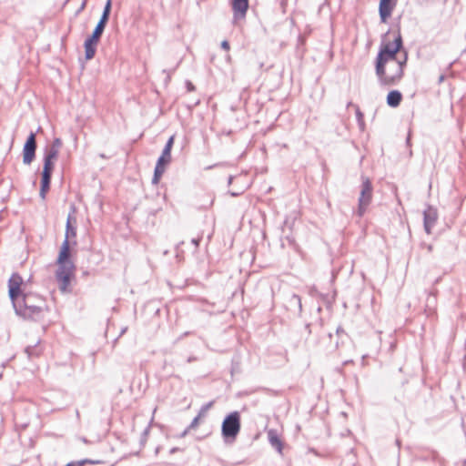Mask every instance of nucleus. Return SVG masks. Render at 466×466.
Segmentation results:
<instances>
[{"label": "nucleus", "instance_id": "nucleus-23", "mask_svg": "<svg viewBox=\"0 0 466 466\" xmlns=\"http://www.w3.org/2000/svg\"><path fill=\"white\" fill-rule=\"evenodd\" d=\"M23 284V279L18 273H13L8 280V289L10 288H19Z\"/></svg>", "mask_w": 466, "mask_h": 466}, {"label": "nucleus", "instance_id": "nucleus-14", "mask_svg": "<svg viewBox=\"0 0 466 466\" xmlns=\"http://www.w3.org/2000/svg\"><path fill=\"white\" fill-rule=\"evenodd\" d=\"M174 145V137H170L162 151L161 156L158 157L157 164L167 166L171 161V150Z\"/></svg>", "mask_w": 466, "mask_h": 466}, {"label": "nucleus", "instance_id": "nucleus-49", "mask_svg": "<svg viewBox=\"0 0 466 466\" xmlns=\"http://www.w3.org/2000/svg\"><path fill=\"white\" fill-rule=\"evenodd\" d=\"M85 5H86V3L84 2V3L81 5L80 10H82V9L85 7Z\"/></svg>", "mask_w": 466, "mask_h": 466}, {"label": "nucleus", "instance_id": "nucleus-22", "mask_svg": "<svg viewBox=\"0 0 466 466\" xmlns=\"http://www.w3.org/2000/svg\"><path fill=\"white\" fill-rule=\"evenodd\" d=\"M39 341H37L34 346H27L25 349V352L27 355L28 359H33L35 357H38L42 350L38 347Z\"/></svg>", "mask_w": 466, "mask_h": 466}, {"label": "nucleus", "instance_id": "nucleus-16", "mask_svg": "<svg viewBox=\"0 0 466 466\" xmlns=\"http://www.w3.org/2000/svg\"><path fill=\"white\" fill-rule=\"evenodd\" d=\"M402 100V94L399 90H391L386 97L387 105L390 107H397Z\"/></svg>", "mask_w": 466, "mask_h": 466}, {"label": "nucleus", "instance_id": "nucleus-27", "mask_svg": "<svg viewBox=\"0 0 466 466\" xmlns=\"http://www.w3.org/2000/svg\"><path fill=\"white\" fill-rule=\"evenodd\" d=\"M214 403H215V401H214V400H211V401H209V402H208V403L204 404V405L200 408V410H199V411H198V415H199V416H201V417L205 416V415H206V413L208 412V410L209 409H211V408H212V406L214 405Z\"/></svg>", "mask_w": 466, "mask_h": 466}, {"label": "nucleus", "instance_id": "nucleus-2", "mask_svg": "<svg viewBox=\"0 0 466 466\" xmlns=\"http://www.w3.org/2000/svg\"><path fill=\"white\" fill-rule=\"evenodd\" d=\"M46 308V300L42 297L34 293H26L14 309L17 316L36 321L43 317Z\"/></svg>", "mask_w": 466, "mask_h": 466}, {"label": "nucleus", "instance_id": "nucleus-15", "mask_svg": "<svg viewBox=\"0 0 466 466\" xmlns=\"http://www.w3.org/2000/svg\"><path fill=\"white\" fill-rule=\"evenodd\" d=\"M390 32L388 31L383 36H382V40H381V43L380 45V48H379V51H387V50H390L392 49V47L394 46V45H396L397 42H400V45H403V39H402V36H401V34L400 32V30H398L396 35L394 36V39L393 41H385L384 38L387 36V35L389 34Z\"/></svg>", "mask_w": 466, "mask_h": 466}, {"label": "nucleus", "instance_id": "nucleus-21", "mask_svg": "<svg viewBox=\"0 0 466 466\" xmlns=\"http://www.w3.org/2000/svg\"><path fill=\"white\" fill-rule=\"evenodd\" d=\"M112 8V0H107L98 22L107 25Z\"/></svg>", "mask_w": 466, "mask_h": 466}, {"label": "nucleus", "instance_id": "nucleus-38", "mask_svg": "<svg viewBox=\"0 0 466 466\" xmlns=\"http://www.w3.org/2000/svg\"><path fill=\"white\" fill-rule=\"evenodd\" d=\"M423 247H425L429 252L432 251V246L431 244H423Z\"/></svg>", "mask_w": 466, "mask_h": 466}, {"label": "nucleus", "instance_id": "nucleus-11", "mask_svg": "<svg viewBox=\"0 0 466 466\" xmlns=\"http://www.w3.org/2000/svg\"><path fill=\"white\" fill-rule=\"evenodd\" d=\"M249 0H232L231 7L234 19H242L246 16L249 6Z\"/></svg>", "mask_w": 466, "mask_h": 466}, {"label": "nucleus", "instance_id": "nucleus-25", "mask_svg": "<svg viewBox=\"0 0 466 466\" xmlns=\"http://www.w3.org/2000/svg\"><path fill=\"white\" fill-rule=\"evenodd\" d=\"M59 151L56 149H54L50 147H46L45 149L44 158L50 159V160H56L58 157Z\"/></svg>", "mask_w": 466, "mask_h": 466}, {"label": "nucleus", "instance_id": "nucleus-18", "mask_svg": "<svg viewBox=\"0 0 466 466\" xmlns=\"http://www.w3.org/2000/svg\"><path fill=\"white\" fill-rule=\"evenodd\" d=\"M25 293L23 292L21 287L19 288H16V289H14V288H10L8 289V295H9V298L11 299V302H12V305H13V308L15 309V306L21 302V299L23 298V296L25 295Z\"/></svg>", "mask_w": 466, "mask_h": 466}, {"label": "nucleus", "instance_id": "nucleus-37", "mask_svg": "<svg viewBox=\"0 0 466 466\" xmlns=\"http://www.w3.org/2000/svg\"><path fill=\"white\" fill-rule=\"evenodd\" d=\"M179 451H181L179 448L174 447V448L170 449L169 453L170 454H174V453H176V452H177Z\"/></svg>", "mask_w": 466, "mask_h": 466}, {"label": "nucleus", "instance_id": "nucleus-43", "mask_svg": "<svg viewBox=\"0 0 466 466\" xmlns=\"http://www.w3.org/2000/svg\"><path fill=\"white\" fill-rule=\"evenodd\" d=\"M196 360V358L195 357H189L187 359V362H192V361H195Z\"/></svg>", "mask_w": 466, "mask_h": 466}, {"label": "nucleus", "instance_id": "nucleus-44", "mask_svg": "<svg viewBox=\"0 0 466 466\" xmlns=\"http://www.w3.org/2000/svg\"><path fill=\"white\" fill-rule=\"evenodd\" d=\"M218 165H219V164H215V165H213V166H209V167H208L206 169H211V168H213L214 167H217V166H218Z\"/></svg>", "mask_w": 466, "mask_h": 466}, {"label": "nucleus", "instance_id": "nucleus-5", "mask_svg": "<svg viewBox=\"0 0 466 466\" xmlns=\"http://www.w3.org/2000/svg\"><path fill=\"white\" fill-rule=\"evenodd\" d=\"M106 25L98 22L92 34L85 40V56L86 60L92 59L96 51V46L105 31Z\"/></svg>", "mask_w": 466, "mask_h": 466}, {"label": "nucleus", "instance_id": "nucleus-35", "mask_svg": "<svg viewBox=\"0 0 466 466\" xmlns=\"http://www.w3.org/2000/svg\"><path fill=\"white\" fill-rule=\"evenodd\" d=\"M389 72L386 71V74H393L394 73V63H389Z\"/></svg>", "mask_w": 466, "mask_h": 466}, {"label": "nucleus", "instance_id": "nucleus-41", "mask_svg": "<svg viewBox=\"0 0 466 466\" xmlns=\"http://www.w3.org/2000/svg\"><path fill=\"white\" fill-rule=\"evenodd\" d=\"M406 143H407V145H410V133L408 134Z\"/></svg>", "mask_w": 466, "mask_h": 466}, {"label": "nucleus", "instance_id": "nucleus-30", "mask_svg": "<svg viewBox=\"0 0 466 466\" xmlns=\"http://www.w3.org/2000/svg\"><path fill=\"white\" fill-rule=\"evenodd\" d=\"M201 416H199L198 414L192 420V421L190 422V424L187 426L188 429L190 430H193L195 428L198 427V422H199V420H200Z\"/></svg>", "mask_w": 466, "mask_h": 466}, {"label": "nucleus", "instance_id": "nucleus-46", "mask_svg": "<svg viewBox=\"0 0 466 466\" xmlns=\"http://www.w3.org/2000/svg\"><path fill=\"white\" fill-rule=\"evenodd\" d=\"M340 332H343V329H341L340 328H338V329H337V333L339 334V333H340Z\"/></svg>", "mask_w": 466, "mask_h": 466}, {"label": "nucleus", "instance_id": "nucleus-9", "mask_svg": "<svg viewBox=\"0 0 466 466\" xmlns=\"http://www.w3.org/2000/svg\"><path fill=\"white\" fill-rule=\"evenodd\" d=\"M438 220V211L435 208L428 206L423 211V227L425 232L431 234L432 228L435 227Z\"/></svg>", "mask_w": 466, "mask_h": 466}, {"label": "nucleus", "instance_id": "nucleus-42", "mask_svg": "<svg viewBox=\"0 0 466 466\" xmlns=\"http://www.w3.org/2000/svg\"><path fill=\"white\" fill-rule=\"evenodd\" d=\"M233 179H234V177L233 176H229L228 177V184L230 185L232 183Z\"/></svg>", "mask_w": 466, "mask_h": 466}, {"label": "nucleus", "instance_id": "nucleus-26", "mask_svg": "<svg viewBox=\"0 0 466 466\" xmlns=\"http://www.w3.org/2000/svg\"><path fill=\"white\" fill-rule=\"evenodd\" d=\"M355 107H356V117H357V121H358L359 127H360V128L361 130H363L364 127H365L364 115L360 111V107L358 106H355Z\"/></svg>", "mask_w": 466, "mask_h": 466}, {"label": "nucleus", "instance_id": "nucleus-31", "mask_svg": "<svg viewBox=\"0 0 466 466\" xmlns=\"http://www.w3.org/2000/svg\"><path fill=\"white\" fill-rule=\"evenodd\" d=\"M221 48H222V49H224V50H226V51H228V50H229V48H230L228 41H227V40H223V41L221 42Z\"/></svg>", "mask_w": 466, "mask_h": 466}, {"label": "nucleus", "instance_id": "nucleus-50", "mask_svg": "<svg viewBox=\"0 0 466 466\" xmlns=\"http://www.w3.org/2000/svg\"><path fill=\"white\" fill-rule=\"evenodd\" d=\"M350 106H353L352 102H349L348 105H347L348 107Z\"/></svg>", "mask_w": 466, "mask_h": 466}, {"label": "nucleus", "instance_id": "nucleus-48", "mask_svg": "<svg viewBox=\"0 0 466 466\" xmlns=\"http://www.w3.org/2000/svg\"><path fill=\"white\" fill-rule=\"evenodd\" d=\"M160 447L156 448V453L157 454L159 452Z\"/></svg>", "mask_w": 466, "mask_h": 466}, {"label": "nucleus", "instance_id": "nucleus-1", "mask_svg": "<svg viewBox=\"0 0 466 466\" xmlns=\"http://www.w3.org/2000/svg\"><path fill=\"white\" fill-rule=\"evenodd\" d=\"M73 220L76 221L69 214L66 224L65 239L60 247L56 259L57 269L56 271V278L59 283V289L63 292L67 291L76 268L71 259V245L76 244V240L71 241L76 236V228L73 225Z\"/></svg>", "mask_w": 466, "mask_h": 466}, {"label": "nucleus", "instance_id": "nucleus-7", "mask_svg": "<svg viewBox=\"0 0 466 466\" xmlns=\"http://www.w3.org/2000/svg\"><path fill=\"white\" fill-rule=\"evenodd\" d=\"M409 54L407 49L403 48L397 55V59L394 64V73L390 75L389 86H397L404 76V69L407 66Z\"/></svg>", "mask_w": 466, "mask_h": 466}, {"label": "nucleus", "instance_id": "nucleus-51", "mask_svg": "<svg viewBox=\"0 0 466 466\" xmlns=\"http://www.w3.org/2000/svg\"><path fill=\"white\" fill-rule=\"evenodd\" d=\"M462 466H466V461L463 462Z\"/></svg>", "mask_w": 466, "mask_h": 466}, {"label": "nucleus", "instance_id": "nucleus-29", "mask_svg": "<svg viewBox=\"0 0 466 466\" xmlns=\"http://www.w3.org/2000/svg\"><path fill=\"white\" fill-rule=\"evenodd\" d=\"M49 147L59 151L60 147H62L61 139L59 137H56Z\"/></svg>", "mask_w": 466, "mask_h": 466}, {"label": "nucleus", "instance_id": "nucleus-6", "mask_svg": "<svg viewBox=\"0 0 466 466\" xmlns=\"http://www.w3.org/2000/svg\"><path fill=\"white\" fill-rule=\"evenodd\" d=\"M373 187L369 177H362L358 203V216L362 217L372 200Z\"/></svg>", "mask_w": 466, "mask_h": 466}, {"label": "nucleus", "instance_id": "nucleus-10", "mask_svg": "<svg viewBox=\"0 0 466 466\" xmlns=\"http://www.w3.org/2000/svg\"><path fill=\"white\" fill-rule=\"evenodd\" d=\"M398 0H380L379 15L381 23H387L388 19L397 5Z\"/></svg>", "mask_w": 466, "mask_h": 466}, {"label": "nucleus", "instance_id": "nucleus-17", "mask_svg": "<svg viewBox=\"0 0 466 466\" xmlns=\"http://www.w3.org/2000/svg\"><path fill=\"white\" fill-rule=\"evenodd\" d=\"M436 293H437V290L431 291L427 298L425 311L427 312L428 316H431V315L434 314V312H435V308L437 305Z\"/></svg>", "mask_w": 466, "mask_h": 466}, {"label": "nucleus", "instance_id": "nucleus-47", "mask_svg": "<svg viewBox=\"0 0 466 466\" xmlns=\"http://www.w3.org/2000/svg\"><path fill=\"white\" fill-rule=\"evenodd\" d=\"M81 440L83 442L87 443V440L85 437L81 438Z\"/></svg>", "mask_w": 466, "mask_h": 466}, {"label": "nucleus", "instance_id": "nucleus-45", "mask_svg": "<svg viewBox=\"0 0 466 466\" xmlns=\"http://www.w3.org/2000/svg\"><path fill=\"white\" fill-rule=\"evenodd\" d=\"M230 195L233 196V197H237L239 195V193H236V192H230Z\"/></svg>", "mask_w": 466, "mask_h": 466}, {"label": "nucleus", "instance_id": "nucleus-33", "mask_svg": "<svg viewBox=\"0 0 466 466\" xmlns=\"http://www.w3.org/2000/svg\"><path fill=\"white\" fill-rule=\"evenodd\" d=\"M201 238H192L191 243L196 247V248H198Z\"/></svg>", "mask_w": 466, "mask_h": 466}, {"label": "nucleus", "instance_id": "nucleus-4", "mask_svg": "<svg viewBox=\"0 0 466 466\" xmlns=\"http://www.w3.org/2000/svg\"><path fill=\"white\" fill-rule=\"evenodd\" d=\"M241 429L240 413L237 410L228 413L221 424V434L225 442H232Z\"/></svg>", "mask_w": 466, "mask_h": 466}, {"label": "nucleus", "instance_id": "nucleus-34", "mask_svg": "<svg viewBox=\"0 0 466 466\" xmlns=\"http://www.w3.org/2000/svg\"><path fill=\"white\" fill-rule=\"evenodd\" d=\"M189 431H191L190 429H188V427H187L179 435L178 437L179 438H184L187 435V433L189 432Z\"/></svg>", "mask_w": 466, "mask_h": 466}, {"label": "nucleus", "instance_id": "nucleus-32", "mask_svg": "<svg viewBox=\"0 0 466 466\" xmlns=\"http://www.w3.org/2000/svg\"><path fill=\"white\" fill-rule=\"evenodd\" d=\"M186 86H187V91H189V92H192L195 90V86L188 80L186 82Z\"/></svg>", "mask_w": 466, "mask_h": 466}, {"label": "nucleus", "instance_id": "nucleus-28", "mask_svg": "<svg viewBox=\"0 0 466 466\" xmlns=\"http://www.w3.org/2000/svg\"><path fill=\"white\" fill-rule=\"evenodd\" d=\"M149 431H150V425H148L142 432L141 434V437H140V444L142 446L145 445V443L147 442V437H148V434H149Z\"/></svg>", "mask_w": 466, "mask_h": 466}, {"label": "nucleus", "instance_id": "nucleus-39", "mask_svg": "<svg viewBox=\"0 0 466 466\" xmlns=\"http://www.w3.org/2000/svg\"><path fill=\"white\" fill-rule=\"evenodd\" d=\"M305 329L308 331V334H310V333H311V330H310V324H306V325H305Z\"/></svg>", "mask_w": 466, "mask_h": 466}, {"label": "nucleus", "instance_id": "nucleus-20", "mask_svg": "<svg viewBox=\"0 0 466 466\" xmlns=\"http://www.w3.org/2000/svg\"><path fill=\"white\" fill-rule=\"evenodd\" d=\"M55 168V160L44 158V166L41 176L51 177Z\"/></svg>", "mask_w": 466, "mask_h": 466}, {"label": "nucleus", "instance_id": "nucleus-8", "mask_svg": "<svg viewBox=\"0 0 466 466\" xmlns=\"http://www.w3.org/2000/svg\"><path fill=\"white\" fill-rule=\"evenodd\" d=\"M36 147L37 144L35 134L34 132H30L23 147V163L25 165H30L34 161Z\"/></svg>", "mask_w": 466, "mask_h": 466}, {"label": "nucleus", "instance_id": "nucleus-19", "mask_svg": "<svg viewBox=\"0 0 466 466\" xmlns=\"http://www.w3.org/2000/svg\"><path fill=\"white\" fill-rule=\"evenodd\" d=\"M51 177L41 176L39 196L42 199H45L47 192L50 189Z\"/></svg>", "mask_w": 466, "mask_h": 466}, {"label": "nucleus", "instance_id": "nucleus-12", "mask_svg": "<svg viewBox=\"0 0 466 466\" xmlns=\"http://www.w3.org/2000/svg\"><path fill=\"white\" fill-rule=\"evenodd\" d=\"M286 309L294 315H300L302 311L301 299L297 294H290L285 300Z\"/></svg>", "mask_w": 466, "mask_h": 466}, {"label": "nucleus", "instance_id": "nucleus-3", "mask_svg": "<svg viewBox=\"0 0 466 466\" xmlns=\"http://www.w3.org/2000/svg\"><path fill=\"white\" fill-rule=\"evenodd\" d=\"M403 48V45L400 42H397L396 45L390 50L379 51L375 59V73L378 77V81L382 86H389L390 77L391 74H386V65L389 63H394L397 59V55Z\"/></svg>", "mask_w": 466, "mask_h": 466}, {"label": "nucleus", "instance_id": "nucleus-36", "mask_svg": "<svg viewBox=\"0 0 466 466\" xmlns=\"http://www.w3.org/2000/svg\"><path fill=\"white\" fill-rule=\"evenodd\" d=\"M163 73L167 74V77H166V84L168 83L170 81V72H168L167 69H164L163 70Z\"/></svg>", "mask_w": 466, "mask_h": 466}, {"label": "nucleus", "instance_id": "nucleus-24", "mask_svg": "<svg viewBox=\"0 0 466 466\" xmlns=\"http://www.w3.org/2000/svg\"><path fill=\"white\" fill-rule=\"evenodd\" d=\"M166 170V166L156 164L155 169H154V175L152 178L153 184H157L164 174Z\"/></svg>", "mask_w": 466, "mask_h": 466}, {"label": "nucleus", "instance_id": "nucleus-13", "mask_svg": "<svg viewBox=\"0 0 466 466\" xmlns=\"http://www.w3.org/2000/svg\"><path fill=\"white\" fill-rule=\"evenodd\" d=\"M268 440L270 446L275 449L279 454L283 453L284 442L282 441L277 430L269 429L267 431Z\"/></svg>", "mask_w": 466, "mask_h": 466}, {"label": "nucleus", "instance_id": "nucleus-40", "mask_svg": "<svg viewBox=\"0 0 466 466\" xmlns=\"http://www.w3.org/2000/svg\"><path fill=\"white\" fill-rule=\"evenodd\" d=\"M444 79H445V76H444V75H441V76H439V83L443 82V81H444Z\"/></svg>", "mask_w": 466, "mask_h": 466}]
</instances>
